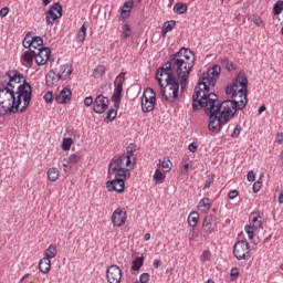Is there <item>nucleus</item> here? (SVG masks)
<instances>
[{"mask_svg":"<svg viewBox=\"0 0 283 283\" xmlns=\"http://www.w3.org/2000/svg\"><path fill=\"white\" fill-rule=\"evenodd\" d=\"M220 72H222L220 65H214L208 69L207 72L199 74V82L192 95L193 111L205 109L209 116L208 129L212 134H220L222 126L227 125L235 116V112L244 109L249 103L247 98L249 80L242 72L226 87V94L231 99L221 104L218 102V95H216L213 88L218 83V78H220Z\"/></svg>","mask_w":283,"mask_h":283,"instance_id":"f257e3e1","label":"nucleus"},{"mask_svg":"<svg viewBox=\"0 0 283 283\" xmlns=\"http://www.w3.org/2000/svg\"><path fill=\"white\" fill-rule=\"evenodd\" d=\"M32 86L19 71H8L0 80V118L6 114L28 112Z\"/></svg>","mask_w":283,"mask_h":283,"instance_id":"f03ea898","label":"nucleus"},{"mask_svg":"<svg viewBox=\"0 0 283 283\" xmlns=\"http://www.w3.org/2000/svg\"><path fill=\"white\" fill-rule=\"evenodd\" d=\"M193 65H196L193 52L189 49H180L177 53L172 54L170 60L159 70H163L165 74L176 76L180 83V92H185Z\"/></svg>","mask_w":283,"mask_h":283,"instance_id":"7ed1b4c3","label":"nucleus"},{"mask_svg":"<svg viewBox=\"0 0 283 283\" xmlns=\"http://www.w3.org/2000/svg\"><path fill=\"white\" fill-rule=\"evenodd\" d=\"M134 167H136V161L129 155L113 159L108 166L109 180L106 181L107 191L123 193L125 191V180L132 177Z\"/></svg>","mask_w":283,"mask_h":283,"instance_id":"20e7f679","label":"nucleus"},{"mask_svg":"<svg viewBox=\"0 0 283 283\" xmlns=\"http://www.w3.org/2000/svg\"><path fill=\"white\" fill-rule=\"evenodd\" d=\"M156 80L160 85V94L168 103L178 101L180 96V82L176 76L165 73L163 70H157Z\"/></svg>","mask_w":283,"mask_h":283,"instance_id":"39448f33","label":"nucleus"},{"mask_svg":"<svg viewBox=\"0 0 283 283\" xmlns=\"http://www.w3.org/2000/svg\"><path fill=\"white\" fill-rule=\"evenodd\" d=\"M249 222L250 224L245 226V233L248 234L249 240H253V238H255L253 231L262 229V224H264V213H261L260 211L252 212Z\"/></svg>","mask_w":283,"mask_h":283,"instance_id":"423d86ee","label":"nucleus"},{"mask_svg":"<svg viewBox=\"0 0 283 283\" xmlns=\"http://www.w3.org/2000/svg\"><path fill=\"white\" fill-rule=\"evenodd\" d=\"M156 108V91L154 88H146L142 96V112L149 114Z\"/></svg>","mask_w":283,"mask_h":283,"instance_id":"0eeeda50","label":"nucleus"},{"mask_svg":"<svg viewBox=\"0 0 283 283\" xmlns=\"http://www.w3.org/2000/svg\"><path fill=\"white\" fill-rule=\"evenodd\" d=\"M233 254L237 260H249L251 258V245L247 240L238 241L233 247Z\"/></svg>","mask_w":283,"mask_h":283,"instance_id":"6e6552de","label":"nucleus"},{"mask_svg":"<svg viewBox=\"0 0 283 283\" xmlns=\"http://www.w3.org/2000/svg\"><path fill=\"white\" fill-rule=\"evenodd\" d=\"M23 48H27V50H30L31 54H36L39 50H43V39L41 36H31L30 34H27L22 41Z\"/></svg>","mask_w":283,"mask_h":283,"instance_id":"1a4fd4ad","label":"nucleus"},{"mask_svg":"<svg viewBox=\"0 0 283 283\" xmlns=\"http://www.w3.org/2000/svg\"><path fill=\"white\" fill-rule=\"evenodd\" d=\"M125 84V73H120L119 75L116 76L114 85H115V90H114V94L112 96V101L113 103H115V105H119L120 104V99L123 98V85Z\"/></svg>","mask_w":283,"mask_h":283,"instance_id":"9d476101","label":"nucleus"},{"mask_svg":"<svg viewBox=\"0 0 283 283\" xmlns=\"http://www.w3.org/2000/svg\"><path fill=\"white\" fill-rule=\"evenodd\" d=\"M202 229L208 235H211V233H216V231H218V217L213 214L207 216L203 219Z\"/></svg>","mask_w":283,"mask_h":283,"instance_id":"9b49d317","label":"nucleus"},{"mask_svg":"<svg viewBox=\"0 0 283 283\" xmlns=\"http://www.w3.org/2000/svg\"><path fill=\"white\" fill-rule=\"evenodd\" d=\"M123 271L118 265H111L106 271V280L108 283H120Z\"/></svg>","mask_w":283,"mask_h":283,"instance_id":"f8f14e48","label":"nucleus"},{"mask_svg":"<svg viewBox=\"0 0 283 283\" xmlns=\"http://www.w3.org/2000/svg\"><path fill=\"white\" fill-rule=\"evenodd\" d=\"M111 220L113 222V227H123L127 222V211L123 208H117L114 210Z\"/></svg>","mask_w":283,"mask_h":283,"instance_id":"ddd939ff","label":"nucleus"},{"mask_svg":"<svg viewBox=\"0 0 283 283\" xmlns=\"http://www.w3.org/2000/svg\"><path fill=\"white\" fill-rule=\"evenodd\" d=\"M61 17H63V8L59 3L53 4L45 17L48 25L54 23L56 19H61Z\"/></svg>","mask_w":283,"mask_h":283,"instance_id":"4468645a","label":"nucleus"},{"mask_svg":"<svg viewBox=\"0 0 283 283\" xmlns=\"http://www.w3.org/2000/svg\"><path fill=\"white\" fill-rule=\"evenodd\" d=\"M52 51L50 48L39 49L38 52L33 53L36 65H45L50 61Z\"/></svg>","mask_w":283,"mask_h":283,"instance_id":"2eb2a0df","label":"nucleus"},{"mask_svg":"<svg viewBox=\"0 0 283 283\" xmlns=\"http://www.w3.org/2000/svg\"><path fill=\"white\" fill-rule=\"evenodd\" d=\"M109 107V99L103 95H98L94 101L93 111L95 114H105Z\"/></svg>","mask_w":283,"mask_h":283,"instance_id":"dca6fc26","label":"nucleus"},{"mask_svg":"<svg viewBox=\"0 0 283 283\" xmlns=\"http://www.w3.org/2000/svg\"><path fill=\"white\" fill-rule=\"evenodd\" d=\"M134 8V1L129 0L124 2L123 7L120 8V21H127L132 14V9Z\"/></svg>","mask_w":283,"mask_h":283,"instance_id":"f3484780","label":"nucleus"},{"mask_svg":"<svg viewBox=\"0 0 283 283\" xmlns=\"http://www.w3.org/2000/svg\"><path fill=\"white\" fill-rule=\"evenodd\" d=\"M56 103L61 105H65V103H70L72 101V91L67 87L63 88L59 95L55 96Z\"/></svg>","mask_w":283,"mask_h":283,"instance_id":"a211bd4d","label":"nucleus"},{"mask_svg":"<svg viewBox=\"0 0 283 283\" xmlns=\"http://www.w3.org/2000/svg\"><path fill=\"white\" fill-rule=\"evenodd\" d=\"M45 78H46V85L49 87H56V85H59V82L61 81L59 73L54 71H49Z\"/></svg>","mask_w":283,"mask_h":283,"instance_id":"6ab92c4d","label":"nucleus"},{"mask_svg":"<svg viewBox=\"0 0 283 283\" xmlns=\"http://www.w3.org/2000/svg\"><path fill=\"white\" fill-rule=\"evenodd\" d=\"M57 76H60V81H67L70 76H72V66L70 64H64L60 67Z\"/></svg>","mask_w":283,"mask_h":283,"instance_id":"aec40b11","label":"nucleus"},{"mask_svg":"<svg viewBox=\"0 0 283 283\" xmlns=\"http://www.w3.org/2000/svg\"><path fill=\"white\" fill-rule=\"evenodd\" d=\"M39 269L41 273L48 274L52 269V261L48 258H42L39 262Z\"/></svg>","mask_w":283,"mask_h":283,"instance_id":"412c9836","label":"nucleus"},{"mask_svg":"<svg viewBox=\"0 0 283 283\" xmlns=\"http://www.w3.org/2000/svg\"><path fill=\"white\" fill-rule=\"evenodd\" d=\"M167 178V175L164 170L160 168H157L153 175V180L155 185H163L165 182V179Z\"/></svg>","mask_w":283,"mask_h":283,"instance_id":"4be33fe9","label":"nucleus"},{"mask_svg":"<svg viewBox=\"0 0 283 283\" xmlns=\"http://www.w3.org/2000/svg\"><path fill=\"white\" fill-rule=\"evenodd\" d=\"M200 222V213L198 211H191L188 216V224L191 229H196Z\"/></svg>","mask_w":283,"mask_h":283,"instance_id":"5701e85b","label":"nucleus"},{"mask_svg":"<svg viewBox=\"0 0 283 283\" xmlns=\"http://www.w3.org/2000/svg\"><path fill=\"white\" fill-rule=\"evenodd\" d=\"M34 61V54L30 52H24L21 56V63L25 67H32V63Z\"/></svg>","mask_w":283,"mask_h":283,"instance_id":"b1692460","label":"nucleus"},{"mask_svg":"<svg viewBox=\"0 0 283 283\" xmlns=\"http://www.w3.org/2000/svg\"><path fill=\"white\" fill-rule=\"evenodd\" d=\"M59 253V249H56V244H50L49 248L44 251V258H48V260H52L56 258V254Z\"/></svg>","mask_w":283,"mask_h":283,"instance_id":"393cba45","label":"nucleus"},{"mask_svg":"<svg viewBox=\"0 0 283 283\" xmlns=\"http://www.w3.org/2000/svg\"><path fill=\"white\" fill-rule=\"evenodd\" d=\"M197 207H198L199 211L207 213V211H209V209H211V199H209V198L201 199Z\"/></svg>","mask_w":283,"mask_h":283,"instance_id":"a878e982","label":"nucleus"},{"mask_svg":"<svg viewBox=\"0 0 283 283\" xmlns=\"http://www.w3.org/2000/svg\"><path fill=\"white\" fill-rule=\"evenodd\" d=\"M129 36H132V25H129V23H125L122 25L120 39L122 41H127Z\"/></svg>","mask_w":283,"mask_h":283,"instance_id":"bb28decb","label":"nucleus"},{"mask_svg":"<svg viewBox=\"0 0 283 283\" xmlns=\"http://www.w3.org/2000/svg\"><path fill=\"white\" fill-rule=\"evenodd\" d=\"M158 165H159V167H161L164 169V172H166V174H169L171 171V167H174V164L167 157H165L164 159H159Z\"/></svg>","mask_w":283,"mask_h":283,"instance_id":"cd10ccee","label":"nucleus"},{"mask_svg":"<svg viewBox=\"0 0 283 283\" xmlns=\"http://www.w3.org/2000/svg\"><path fill=\"white\" fill-rule=\"evenodd\" d=\"M174 12L176 14H185V12H187V10H189V7L187 6V3H182V2H177L174 6Z\"/></svg>","mask_w":283,"mask_h":283,"instance_id":"c85d7f7f","label":"nucleus"},{"mask_svg":"<svg viewBox=\"0 0 283 283\" xmlns=\"http://www.w3.org/2000/svg\"><path fill=\"white\" fill-rule=\"evenodd\" d=\"M85 36H87V27L85 25V23L80 28L77 34H76V39L77 41H80V43H84L85 42Z\"/></svg>","mask_w":283,"mask_h":283,"instance_id":"c756f323","label":"nucleus"},{"mask_svg":"<svg viewBox=\"0 0 283 283\" xmlns=\"http://www.w3.org/2000/svg\"><path fill=\"white\" fill-rule=\"evenodd\" d=\"M46 176L51 182H56V180H59V170L56 168H50Z\"/></svg>","mask_w":283,"mask_h":283,"instance_id":"7c9ffc66","label":"nucleus"},{"mask_svg":"<svg viewBox=\"0 0 283 283\" xmlns=\"http://www.w3.org/2000/svg\"><path fill=\"white\" fill-rule=\"evenodd\" d=\"M174 28H176V21L165 22L163 25V29H161V33L167 34V32H171V30H174Z\"/></svg>","mask_w":283,"mask_h":283,"instance_id":"2f4dec72","label":"nucleus"},{"mask_svg":"<svg viewBox=\"0 0 283 283\" xmlns=\"http://www.w3.org/2000/svg\"><path fill=\"white\" fill-rule=\"evenodd\" d=\"M144 260L143 258L138 256L136 258L134 261H133V265H132V269L133 271H140L143 264H144Z\"/></svg>","mask_w":283,"mask_h":283,"instance_id":"473e14b6","label":"nucleus"},{"mask_svg":"<svg viewBox=\"0 0 283 283\" xmlns=\"http://www.w3.org/2000/svg\"><path fill=\"white\" fill-rule=\"evenodd\" d=\"M106 70L105 65H98L94 71V78H102Z\"/></svg>","mask_w":283,"mask_h":283,"instance_id":"72a5a7b5","label":"nucleus"},{"mask_svg":"<svg viewBox=\"0 0 283 283\" xmlns=\"http://www.w3.org/2000/svg\"><path fill=\"white\" fill-rule=\"evenodd\" d=\"M74 142L72 140V138H70V137L64 138L63 142H62L63 151H70V149H72V144Z\"/></svg>","mask_w":283,"mask_h":283,"instance_id":"f704fd0d","label":"nucleus"},{"mask_svg":"<svg viewBox=\"0 0 283 283\" xmlns=\"http://www.w3.org/2000/svg\"><path fill=\"white\" fill-rule=\"evenodd\" d=\"M282 11H283V2L277 1L273 7V14L275 15L282 14Z\"/></svg>","mask_w":283,"mask_h":283,"instance_id":"c9c22d12","label":"nucleus"},{"mask_svg":"<svg viewBox=\"0 0 283 283\" xmlns=\"http://www.w3.org/2000/svg\"><path fill=\"white\" fill-rule=\"evenodd\" d=\"M209 260H211V252L208 250H205L200 255V262H209Z\"/></svg>","mask_w":283,"mask_h":283,"instance_id":"e433bc0d","label":"nucleus"},{"mask_svg":"<svg viewBox=\"0 0 283 283\" xmlns=\"http://www.w3.org/2000/svg\"><path fill=\"white\" fill-rule=\"evenodd\" d=\"M252 22L254 23V25H256L258 28H265L264 21L262 20V18L260 17H254L252 19Z\"/></svg>","mask_w":283,"mask_h":283,"instance_id":"4c0bfd02","label":"nucleus"},{"mask_svg":"<svg viewBox=\"0 0 283 283\" xmlns=\"http://www.w3.org/2000/svg\"><path fill=\"white\" fill-rule=\"evenodd\" d=\"M80 160H81V156L77 154H72L69 157V164H71V165H76V163H78Z\"/></svg>","mask_w":283,"mask_h":283,"instance_id":"58836bf2","label":"nucleus"},{"mask_svg":"<svg viewBox=\"0 0 283 283\" xmlns=\"http://www.w3.org/2000/svg\"><path fill=\"white\" fill-rule=\"evenodd\" d=\"M117 112L114 108H111L107 113V120L112 122L114 118H116Z\"/></svg>","mask_w":283,"mask_h":283,"instance_id":"ea45409f","label":"nucleus"},{"mask_svg":"<svg viewBox=\"0 0 283 283\" xmlns=\"http://www.w3.org/2000/svg\"><path fill=\"white\" fill-rule=\"evenodd\" d=\"M196 238H198V234H196V228H191L188 233V240L190 242H193V240H196Z\"/></svg>","mask_w":283,"mask_h":283,"instance_id":"a19ab883","label":"nucleus"},{"mask_svg":"<svg viewBox=\"0 0 283 283\" xmlns=\"http://www.w3.org/2000/svg\"><path fill=\"white\" fill-rule=\"evenodd\" d=\"M240 132H242V127L237 125L231 134L232 138H238L240 136Z\"/></svg>","mask_w":283,"mask_h":283,"instance_id":"79ce46f5","label":"nucleus"},{"mask_svg":"<svg viewBox=\"0 0 283 283\" xmlns=\"http://www.w3.org/2000/svg\"><path fill=\"white\" fill-rule=\"evenodd\" d=\"M44 101L45 103H52V101H54V94L52 92L45 93Z\"/></svg>","mask_w":283,"mask_h":283,"instance_id":"37998d69","label":"nucleus"},{"mask_svg":"<svg viewBox=\"0 0 283 283\" xmlns=\"http://www.w3.org/2000/svg\"><path fill=\"white\" fill-rule=\"evenodd\" d=\"M84 105L85 107H92L94 105V98L92 96L85 97Z\"/></svg>","mask_w":283,"mask_h":283,"instance_id":"c03bdc74","label":"nucleus"},{"mask_svg":"<svg viewBox=\"0 0 283 283\" xmlns=\"http://www.w3.org/2000/svg\"><path fill=\"white\" fill-rule=\"evenodd\" d=\"M147 282H149V273H143L139 276V283H147Z\"/></svg>","mask_w":283,"mask_h":283,"instance_id":"a18cd8bd","label":"nucleus"},{"mask_svg":"<svg viewBox=\"0 0 283 283\" xmlns=\"http://www.w3.org/2000/svg\"><path fill=\"white\" fill-rule=\"evenodd\" d=\"M189 151H191V154H196V151H198V144L197 143H191L188 146Z\"/></svg>","mask_w":283,"mask_h":283,"instance_id":"49530a36","label":"nucleus"},{"mask_svg":"<svg viewBox=\"0 0 283 283\" xmlns=\"http://www.w3.org/2000/svg\"><path fill=\"white\" fill-rule=\"evenodd\" d=\"M262 189V182L261 181H255L253 185V191L254 193H258Z\"/></svg>","mask_w":283,"mask_h":283,"instance_id":"de8ad7c7","label":"nucleus"},{"mask_svg":"<svg viewBox=\"0 0 283 283\" xmlns=\"http://www.w3.org/2000/svg\"><path fill=\"white\" fill-rule=\"evenodd\" d=\"M254 180H255V172L253 170H250L248 172V181L249 182H254Z\"/></svg>","mask_w":283,"mask_h":283,"instance_id":"09e8293b","label":"nucleus"},{"mask_svg":"<svg viewBox=\"0 0 283 283\" xmlns=\"http://www.w3.org/2000/svg\"><path fill=\"white\" fill-rule=\"evenodd\" d=\"M211 185H213V177H209V178L206 180V184H205L203 189H209V187H211Z\"/></svg>","mask_w":283,"mask_h":283,"instance_id":"8fccbe9b","label":"nucleus"},{"mask_svg":"<svg viewBox=\"0 0 283 283\" xmlns=\"http://www.w3.org/2000/svg\"><path fill=\"white\" fill-rule=\"evenodd\" d=\"M228 198L230 200H234V198H238V190H231L228 195Z\"/></svg>","mask_w":283,"mask_h":283,"instance_id":"3c124183","label":"nucleus"},{"mask_svg":"<svg viewBox=\"0 0 283 283\" xmlns=\"http://www.w3.org/2000/svg\"><path fill=\"white\" fill-rule=\"evenodd\" d=\"M230 275H231L232 277H238V276L240 275V270H239L238 268H233V269L231 270Z\"/></svg>","mask_w":283,"mask_h":283,"instance_id":"603ef678","label":"nucleus"},{"mask_svg":"<svg viewBox=\"0 0 283 283\" xmlns=\"http://www.w3.org/2000/svg\"><path fill=\"white\" fill-rule=\"evenodd\" d=\"M8 12H10V9L8 7H4L0 10V17H8Z\"/></svg>","mask_w":283,"mask_h":283,"instance_id":"864d4df0","label":"nucleus"},{"mask_svg":"<svg viewBox=\"0 0 283 283\" xmlns=\"http://www.w3.org/2000/svg\"><path fill=\"white\" fill-rule=\"evenodd\" d=\"M275 142H276L279 145H282V143H283V133H277V134H276Z\"/></svg>","mask_w":283,"mask_h":283,"instance_id":"5fc2aeb1","label":"nucleus"},{"mask_svg":"<svg viewBox=\"0 0 283 283\" xmlns=\"http://www.w3.org/2000/svg\"><path fill=\"white\" fill-rule=\"evenodd\" d=\"M160 264H163V262H160V260H155V261L153 262V266H154L155 269H158V266H160Z\"/></svg>","mask_w":283,"mask_h":283,"instance_id":"6e6d98bb","label":"nucleus"},{"mask_svg":"<svg viewBox=\"0 0 283 283\" xmlns=\"http://www.w3.org/2000/svg\"><path fill=\"white\" fill-rule=\"evenodd\" d=\"M279 205H283V190L279 195Z\"/></svg>","mask_w":283,"mask_h":283,"instance_id":"4d7b16f0","label":"nucleus"},{"mask_svg":"<svg viewBox=\"0 0 283 283\" xmlns=\"http://www.w3.org/2000/svg\"><path fill=\"white\" fill-rule=\"evenodd\" d=\"M263 112H266V106L262 105L260 108H259V114H262Z\"/></svg>","mask_w":283,"mask_h":283,"instance_id":"13d9d810","label":"nucleus"},{"mask_svg":"<svg viewBox=\"0 0 283 283\" xmlns=\"http://www.w3.org/2000/svg\"><path fill=\"white\" fill-rule=\"evenodd\" d=\"M144 239L146 240V242L149 241V240H151V234H150V233H146V234L144 235Z\"/></svg>","mask_w":283,"mask_h":283,"instance_id":"bf43d9fd","label":"nucleus"},{"mask_svg":"<svg viewBox=\"0 0 283 283\" xmlns=\"http://www.w3.org/2000/svg\"><path fill=\"white\" fill-rule=\"evenodd\" d=\"M44 6H50L52 3V0H42Z\"/></svg>","mask_w":283,"mask_h":283,"instance_id":"052dcab7","label":"nucleus"},{"mask_svg":"<svg viewBox=\"0 0 283 283\" xmlns=\"http://www.w3.org/2000/svg\"><path fill=\"white\" fill-rule=\"evenodd\" d=\"M184 171H186V174H187V171H189V164H186V165L184 166Z\"/></svg>","mask_w":283,"mask_h":283,"instance_id":"680f3d73","label":"nucleus"},{"mask_svg":"<svg viewBox=\"0 0 283 283\" xmlns=\"http://www.w3.org/2000/svg\"><path fill=\"white\" fill-rule=\"evenodd\" d=\"M27 277H30V273L24 274L22 281L25 280Z\"/></svg>","mask_w":283,"mask_h":283,"instance_id":"e2e57ef3","label":"nucleus"},{"mask_svg":"<svg viewBox=\"0 0 283 283\" xmlns=\"http://www.w3.org/2000/svg\"><path fill=\"white\" fill-rule=\"evenodd\" d=\"M63 167H64V171H67L69 165L67 164H63Z\"/></svg>","mask_w":283,"mask_h":283,"instance_id":"0e129e2a","label":"nucleus"}]
</instances>
